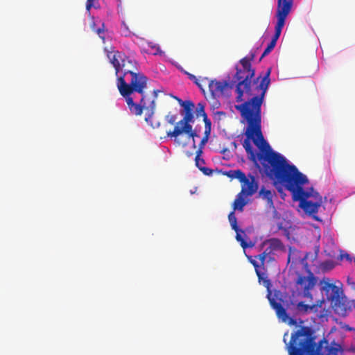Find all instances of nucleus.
<instances>
[{
    "mask_svg": "<svg viewBox=\"0 0 355 355\" xmlns=\"http://www.w3.org/2000/svg\"><path fill=\"white\" fill-rule=\"evenodd\" d=\"M271 70L268 69L258 83L254 80L255 71L253 69H236L234 78L238 83L236 86V102L235 109L240 112L242 121L246 123L242 145L248 158L257 164L259 160L263 173L275 184L283 185L291 192L293 198L300 201V206L304 211L316 221H320L317 216L320 208L322 196L313 188L304 191L303 185L308 182V178L298 171L294 165L289 164L279 153L271 150L261 131V105L270 83Z\"/></svg>",
    "mask_w": 355,
    "mask_h": 355,
    "instance_id": "1",
    "label": "nucleus"
},
{
    "mask_svg": "<svg viewBox=\"0 0 355 355\" xmlns=\"http://www.w3.org/2000/svg\"><path fill=\"white\" fill-rule=\"evenodd\" d=\"M129 83L123 77L117 79L116 86L120 94L125 98L128 108L132 114L136 116L141 115L143 110L146 111L145 121L155 128L151 122L155 110V99L158 90H154L153 98L144 95V89L147 87L148 78L144 74H132Z\"/></svg>",
    "mask_w": 355,
    "mask_h": 355,
    "instance_id": "2",
    "label": "nucleus"
},
{
    "mask_svg": "<svg viewBox=\"0 0 355 355\" xmlns=\"http://www.w3.org/2000/svg\"><path fill=\"white\" fill-rule=\"evenodd\" d=\"M286 336L288 332L284 335V342L289 355H324L323 345L327 344V341L322 339L317 344L311 327H300L292 334L288 343H286Z\"/></svg>",
    "mask_w": 355,
    "mask_h": 355,
    "instance_id": "3",
    "label": "nucleus"
},
{
    "mask_svg": "<svg viewBox=\"0 0 355 355\" xmlns=\"http://www.w3.org/2000/svg\"><path fill=\"white\" fill-rule=\"evenodd\" d=\"M107 58L114 67L115 74L117 76V79L120 77H123V80H125V77L127 74H130L131 76V78L133 77L132 74H143L140 72H133L127 67L128 64H131L132 62L121 52L118 51H110L107 53Z\"/></svg>",
    "mask_w": 355,
    "mask_h": 355,
    "instance_id": "4",
    "label": "nucleus"
},
{
    "mask_svg": "<svg viewBox=\"0 0 355 355\" xmlns=\"http://www.w3.org/2000/svg\"><path fill=\"white\" fill-rule=\"evenodd\" d=\"M189 128L184 127H174L173 131L167 132V136L174 139V143L178 146L185 147L189 140L192 139V147L196 149L195 139L199 137L197 132L193 130L192 125H189Z\"/></svg>",
    "mask_w": 355,
    "mask_h": 355,
    "instance_id": "5",
    "label": "nucleus"
},
{
    "mask_svg": "<svg viewBox=\"0 0 355 355\" xmlns=\"http://www.w3.org/2000/svg\"><path fill=\"white\" fill-rule=\"evenodd\" d=\"M263 252L255 256V258L260 261V265L264 266L265 262H270L275 260L273 257L275 252L282 250L284 245L282 241L277 238L266 239L261 245Z\"/></svg>",
    "mask_w": 355,
    "mask_h": 355,
    "instance_id": "6",
    "label": "nucleus"
},
{
    "mask_svg": "<svg viewBox=\"0 0 355 355\" xmlns=\"http://www.w3.org/2000/svg\"><path fill=\"white\" fill-rule=\"evenodd\" d=\"M181 107H183V119L178 121L175 127H184L189 128V125L194 122L193 109L195 107L194 103L191 101H182L177 98Z\"/></svg>",
    "mask_w": 355,
    "mask_h": 355,
    "instance_id": "7",
    "label": "nucleus"
},
{
    "mask_svg": "<svg viewBox=\"0 0 355 355\" xmlns=\"http://www.w3.org/2000/svg\"><path fill=\"white\" fill-rule=\"evenodd\" d=\"M270 292H269L268 294V298L271 307L275 311L278 319L289 325H296V320L289 317L286 309L282 305V304L276 302L274 298L270 297Z\"/></svg>",
    "mask_w": 355,
    "mask_h": 355,
    "instance_id": "8",
    "label": "nucleus"
},
{
    "mask_svg": "<svg viewBox=\"0 0 355 355\" xmlns=\"http://www.w3.org/2000/svg\"><path fill=\"white\" fill-rule=\"evenodd\" d=\"M296 283L302 286L304 297L312 299L310 291L316 284V279L313 275L310 272L307 277L299 275Z\"/></svg>",
    "mask_w": 355,
    "mask_h": 355,
    "instance_id": "9",
    "label": "nucleus"
},
{
    "mask_svg": "<svg viewBox=\"0 0 355 355\" xmlns=\"http://www.w3.org/2000/svg\"><path fill=\"white\" fill-rule=\"evenodd\" d=\"M293 6V0H278L276 17L279 22L284 23Z\"/></svg>",
    "mask_w": 355,
    "mask_h": 355,
    "instance_id": "10",
    "label": "nucleus"
},
{
    "mask_svg": "<svg viewBox=\"0 0 355 355\" xmlns=\"http://www.w3.org/2000/svg\"><path fill=\"white\" fill-rule=\"evenodd\" d=\"M322 288L324 291L327 299L331 302L336 304L340 300L339 288L335 284L330 283L329 279H327V281L323 280Z\"/></svg>",
    "mask_w": 355,
    "mask_h": 355,
    "instance_id": "11",
    "label": "nucleus"
},
{
    "mask_svg": "<svg viewBox=\"0 0 355 355\" xmlns=\"http://www.w3.org/2000/svg\"><path fill=\"white\" fill-rule=\"evenodd\" d=\"M209 90L214 98H216L222 96L224 93L225 89L228 86V83L225 80L218 81L213 80L209 81Z\"/></svg>",
    "mask_w": 355,
    "mask_h": 355,
    "instance_id": "12",
    "label": "nucleus"
},
{
    "mask_svg": "<svg viewBox=\"0 0 355 355\" xmlns=\"http://www.w3.org/2000/svg\"><path fill=\"white\" fill-rule=\"evenodd\" d=\"M241 183H242V187L239 193L247 197L252 196L258 189V184L254 176H251L250 180L246 178V180Z\"/></svg>",
    "mask_w": 355,
    "mask_h": 355,
    "instance_id": "13",
    "label": "nucleus"
},
{
    "mask_svg": "<svg viewBox=\"0 0 355 355\" xmlns=\"http://www.w3.org/2000/svg\"><path fill=\"white\" fill-rule=\"evenodd\" d=\"M202 151L201 150H197L196 152L195 163L196 166L205 175H210L213 173V170L203 166L205 164L204 159L201 158Z\"/></svg>",
    "mask_w": 355,
    "mask_h": 355,
    "instance_id": "14",
    "label": "nucleus"
},
{
    "mask_svg": "<svg viewBox=\"0 0 355 355\" xmlns=\"http://www.w3.org/2000/svg\"><path fill=\"white\" fill-rule=\"evenodd\" d=\"M248 197L239 193L232 204L234 211H243L244 207L248 204Z\"/></svg>",
    "mask_w": 355,
    "mask_h": 355,
    "instance_id": "15",
    "label": "nucleus"
},
{
    "mask_svg": "<svg viewBox=\"0 0 355 355\" xmlns=\"http://www.w3.org/2000/svg\"><path fill=\"white\" fill-rule=\"evenodd\" d=\"M322 302H321L320 304L309 305L304 304L303 302H300L296 304V306L298 310L303 311L304 313H308L311 311L317 312L318 311V309L321 307Z\"/></svg>",
    "mask_w": 355,
    "mask_h": 355,
    "instance_id": "16",
    "label": "nucleus"
},
{
    "mask_svg": "<svg viewBox=\"0 0 355 355\" xmlns=\"http://www.w3.org/2000/svg\"><path fill=\"white\" fill-rule=\"evenodd\" d=\"M259 196H261L263 200H266L267 202V204L270 207H274L273 206V193L270 190L266 189L264 187H262L259 192Z\"/></svg>",
    "mask_w": 355,
    "mask_h": 355,
    "instance_id": "17",
    "label": "nucleus"
},
{
    "mask_svg": "<svg viewBox=\"0 0 355 355\" xmlns=\"http://www.w3.org/2000/svg\"><path fill=\"white\" fill-rule=\"evenodd\" d=\"M236 239L237 241L240 243V245L243 248V250H245L248 248H252L254 244L250 241L249 243L246 242L245 239H243V236H246L244 231L242 230H239L238 232H236Z\"/></svg>",
    "mask_w": 355,
    "mask_h": 355,
    "instance_id": "18",
    "label": "nucleus"
},
{
    "mask_svg": "<svg viewBox=\"0 0 355 355\" xmlns=\"http://www.w3.org/2000/svg\"><path fill=\"white\" fill-rule=\"evenodd\" d=\"M227 176L232 179H237L240 182L246 180L245 174L241 170H231L227 173Z\"/></svg>",
    "mask_w": 355,
    "mask_h": 355,
    "instance_id": "19",
    "label": "nucleus"
},
{
    "mask_svg": "<svg viewBox=\"0 0 355 355\" xmlns=\"http://www.w3.org/2000/svg\"><path fill=\"white\" fill-rule=\"evenodd\" d=\"M284 25V23L277 21V24L275 27V34L272 36L270 42L277 44V42L281 35V33Z\"/></svg>",
    "mask_w": 355,
    "mask_h": 355,
    "instance_id": "20",
    "label": "nucleus"
},
{
    "mask_svg": "<svg viewBox=\"0 0 355 355\" xmlns=\"http://www.w3.org/2000/svg\"><path fill=\"white\" fill-rule=\"evenodd\" d=\"M257 275L258 277V279L259 282L263 283V285L268 289H270V287L271 286L270 280L267 278L266 276H265V274L261 272V271L259 269H257L256 271Z\"/></svg>",
    "mask_w": 355,
    "mask_h": 355,
    "instance_id": "21",
    "label": "nucleus"
},
{
    "mask_svg": "<svg viewBox=\"0 0 355 355\" xmlns=\"http://www.w3.org/2000/svg\"><path fill=\"white\" fill-rule=\"evenodd\" d=\"M205 135L203 137L209 139V137L211 133V120L205 116Z\"/></svg>",
    "mask_w": 355,
    "mask_h": 355,
    "instance_id": "22",
    "label": "nucleus"
},
{
    "mask_svg": "<svg viewBox=\"0 0 355 355\" xmlns=\"http://www.w3.org/2000/svg\"><path fill=\"white\" fill-rule=\"evenodd\" d=\"M196 116L198 117L199 116H202L203 117V121L204 122H205V116L206 117H208L205 111V106L202 103H198V106L196 107Z\"/></svg>",
    "mask_w": 355,
    "mask_h": 355,
    "instance_id": "23",
    "label": "nucleus"
},
{
    "mask_svg": "<svg viewBox=\"0 0 355 355\" xmlns=\"http://www.w3.org/2000/svg\"><path fill=\"white\" fill-rule=\"evenodd\" d=\"M99 7L98 0H87L86 10L89 12L92 8H97Z\"/></svg>",
    "mask_w": 355,
    "mask_h": 355,
    "instance_id": "24",
    "label": "nucleus"
},
{
    "mask_svg": "<svg viewBox=\"0 0 355 355\" xmlns=\"http://www.w3.org/2000/svg\"><path fill=\"white\" fill-rule=\"evenodd\" d=\"M276 46V44L272 42H270V43L268 44L267 47L265 49L263 53H262L261 58H260V60L263 58L265 57L266 55H267L268 54H269L273 49Z\"/></svg>",
    "mask_w": 355,
    "mask_h": 355,
    "instance_id": "25",
    "label": "nucleus"
},
{
    "mask_svg": "<svg viewBox=\"0 0 355 355\" xmlns=\"http://www.w3.org/2000/svg\"><path fill=\"white\" fill-rule=\"evenodd\" d=\"M147 45L151 49V53L154 55H157L160 51L159 46L153 42H148Z\"/></svg>",
    "mask_w": 355,
    "mask_h": 355,
    "instance_id": "26",
    "label": "nucleus"
},
{
    "mask_svg": "<svg viewBox=\"0 0 355 355\" xmlns=\"http://www.w3.org/2000/svg\"><path fill=\"white\" fill-rule=\"evenodd\" d=\"M321 266L324 270H330L334 268V264L331 261H327L322 263Z\"/></svg>",
    "mask_w": 355,
    "mask_h": 355,
    "instance_id": "27",
    "label": "nucleus"
},
{
    "mask_svg": "<svg viewBox=\"0 0 355 355\" xmlns=\"http://www.w3.org/2000/svg\"><path fill=\"white\" fill-rule=\"evenodd\" d=\"M181 71H182L184 74L187 76L189 80L193 81V83H196V80L198 79L196 76H194L192 73H190L189 72L184 70L182 68L180 69Z\"/></svg>",
    "mask_w": 355,
    "mask_h": 355,
    "instance_id": "28",
    "label": "nucleus"
},
{
    "mask_svg": "<svg viewBox=\"0 0 355 355\" xmlns=\"http://www.w3.org/2000/svg\"><path fill=\"white\" fill-rule=\"evenodd\" d=\"M327 355H338V348L334 347H329L327 349Z\"/></svg>",
    "mask_w": 355,
    "mask_h": 355,
    "instance_id": "29",
    "label": "nucleus"
},
{
    "mask_svg": "<svg viewBox=\"0 0 355 355\" xmlns=\"http://www.w3.org/2000/svg\"><path fill=\"white\" fill-rule=\"evenodd\" d=\"M177 119V117L175 115H167L166 116V120L168 123L173 125L175 123V121Z\"/></svg>",
    "mask_w": 355,
    "mask_h": 355,
    "instance_id": "30",
    "label": "nucleus"
},
{
    "mask_svg": "<svg viewBox=\"0 0 355 355\" xmlns=\"http://www.w3.org/2000/svg\"><path fill=\"white\" fill-rule=\"evenodd\" d=\"M248 257V259H249L250 262V263L253 265V266L254 267V268H255V271H257V269H259V268L260 266H261L260 265V262H259V263H258L256 260L252 259V257Z\"/></svg>",
    "mask_w": 355,
    "mask_h": 355,
    "instance_id": "31",
    "label": "nucleus"
},
{
    "mask_svg": "<svg viewBox=\"0 0 355 355\" xmlns=\"http://www.w3.org/2000/svg\"><path fill=\"white\" fill-rule=\"evenodd\" d=\"M228 219H229V221H230V223H234V222H236L237 220H236V216H235V211L232 210V211H231L229 215H228Z\"/></svg>",
    "mask_w": 355,
    "mask_h": 355,
    "instance_id": "32",
    "label": "nucleus"
},
{
    "mask_svg": "<svg viewBox=\"0 0 355 355\" xmlns=\"http://www.w3.org/2000/svg\"><path fill=\"white\" fill-rule=\"evenodd\" d=\"M208 141V139L205 138V137H202V139H201L199 145H198V150H201V151H202V149L205 146V145L207 144V142Z\"/></svg>",
    "mask_w": 355,
    "mask_h": 355,
    "instance_id": "33",
    "label": "nucleus"
},
{
    "mask_svg": "<svg viewBox=\"0 0 355 355\" xmlns=\"http://www.w3.org/2000/svg\"><path fill=\"white\" fill-rule=\"evenodd\" d=\"M94 31L100 36V37L104 39V37L101 35L104 33V24H102V28H98L96 30H94Z\"/></svg>",
    "mask_w": 355,
    "mask_h": 355,
    "instance_id": "34",
    "label": "nucleus"
},
{
    "mask_svg": "<svg viewBox=\"0 0 355 355\" xmlns=\"http://www.w3.org/2000/svg\"><path fill=\"white\" fill-rule=\"evenodd\" d=\"M230 225H231L232 228L235 232H238L239 230H241V229H239V226L237 225V221L236 222H234V223H230Z\"/></svg>",
    "mask_w": 355,
    "mask_h": 355,
    "instance_id": "35",
    "label": "nucleus"
},
{
    "mask_svg": "<svg viewBox=\"0 0 355 355\" xmlns=\"http://www.w3.org/2000/svg\"><path fill=\"white\" fill-rule=\"evenodd\" d=\"M195 83V84H196V85H197V86L200 89V90H201L202 92H205V89H203L202 85V84H201V83H200V80H199V79H198V80H196V83Z\"/></svg>",
    "mask_w": 355,
    "mask_h": 355,
    "instance_id": "36",
    "label": "nucleus"
},
{
    "mask_svg": "<svg viewBox=\"0 0 355 355\" xmlns=\"http://www.w3.org/2000/svg\"><path fill=\"white\" fill-rule=\"evenodd\" d=\"M122 26L123 27V28L127 31V32H130L129 31V28L128 27V26L125 24V23L124 21L122 22Z\"/></svg>",
    "mask_w": 355,
    "mask_h": 355,
    "instance_id": "37",
    "label": "nucleus"
},
{
    "mask_svg": "<svg viewBox=\"0 0 355 355\" xmlns=\"http://www.w3.org/2000/svg\"><path fill=\"white\" fill-rule=\"evenodd\" d=\"M291 252H292V249H291V248H290V249H289L288 256V263H289V262H290V261H291Z\"/></svg>",
    "mask_w": 355,
    "mask_h": 355,
    "instance_id": "38",
    "label": "nucleus"
},
{
    "mask_svg": "<svg viewBox=\"0 0 355 355\" xmlns=\"http://www.w3.org/2000/svg\"><path fill=\"white\" fill-rule=\"evenodd\" d=\"M291 304L294 305L295 304L291 302V304L287 302L285 305H286L287 309H289Z\"/></svg>",
    "mask_w": 355,
    "mask_h": 355,
    "instance_id": "39",
    "label": "nucleus"
},
{
    "mask_svg": "<svg viewBox=\"0 0 355 355\" xmlns=\"http://www.w3.org/2000/svg\"><path fill=\"white\" fill-rule=\"evenodd\" d=\"M201 82H204V81H209V79L208 78H203L200 80Z\"/></svg>",
    "mask_w": 355,
    "mask_h": 355,
    "instance_id": "40",
    "label": "nucleus"
},
{
    "mask_svg": "<svg viewBox=\"0 0 355 355\" xmlns=\"http://www.w3.org/2000/svg\"><path fill=\"white\" fill-rule=\"evenodd\" d=\"M186 154L188 157H191V155H193V153L190 152H187Z\"/></svg>",
    "mask_w": 355,
    "mask_h": 355,
    "instance_id": "41",
    "label": "nucleus"
},
{
    "mask_svg": "<svg viewBox=\"0 0 355 355\" xmlns=\"http://www.w3.org/2000/svg\"><path fill=\"white\" fill-rule=\"evenodd\" d=\"M346 259H349V255L348 254H346Z\"/></svg>",
    "mask_w": 355,
    "mask_h": 355,
    "instance_id": "42",
    "label": "nucleus"
}]
</instances>
